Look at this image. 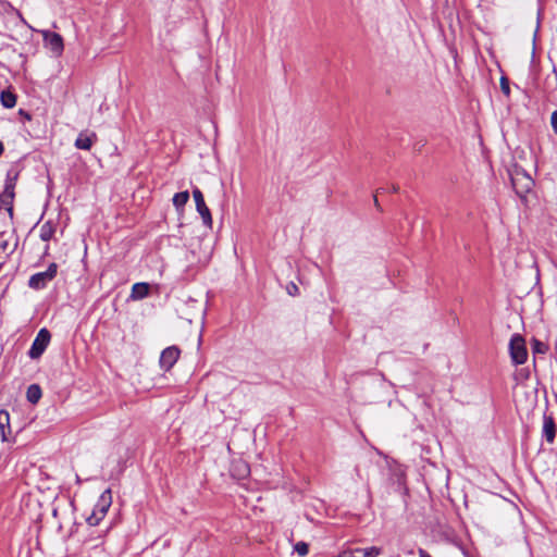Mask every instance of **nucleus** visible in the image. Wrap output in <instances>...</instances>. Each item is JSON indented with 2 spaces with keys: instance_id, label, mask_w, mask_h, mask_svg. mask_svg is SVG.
<instances>
[{
  "instance_id": "obj_1",
  "label": "nucleus",
  "mask_w": 557,
  "mask_h": 557,
  "mask_svg": "<svg viewBox=\"0 0 557 557\" xmlns=\"http://www.w3.org/2000/svg\"><path fill=\"white\" fill-rule=\"evenodd\" d=\"M111 504L112 493L110 488H107L104 492H102L91 513L87 517L86 522L88 523V525H98L106 517L109 508L111 507Z\"/></svg>"
},
{
  "instance_id": "obj_2",
  "label": "nucleus",
  "mask_w": 557,
  "mask_h": 557,
  "mask_svg": "<svg viewBox=\"0 0 557 557\" xmlns=\"http://www.w3.org/2000/svg\"><path fill=\"white\" fill-rule=\"evenodd\" d=\"M58 269L59 265L55 262H52L48 265L46 271L30 275L28 280V287L34 290L45 289L47 285L55 278Z\"/></svg>"
},
{
  "instance_id": "obj_3",
  "label": "nucleus",
  "mask_w": 557,
  "mask_h": 557,
  "mask_svg": "<svg viewBox=\"0 0 557 557\" xmlns=\"http://www.w3.org/2000/svg\"><path fill=\"white\" fill-rule=\"evenodd\" d=\"M17 178L18 176H7L3 190L0 193V205L7 210L10 219L14 216L13 202Z\"/></svg>"
},
{
  "instance_id": "obj_4",
  "label": "nucleus",
  "mask_w": 557,
  "mask_h": 557,
  "mask_svg": "<svg viewBox=\"0 0 557 557\" xmlns=\"http://www.w3.org/2000/svg\"><path fill=\"white\" fill-rule=\"evenodd\" d=\"M512 188L516 194L525 203L529 201V196H535V182L533 176H509Z\"/></svg>"
},
{
  "instance_id": "obj_5",
  "label": "nucleus",
  "mask_w": 557,
  "mask_h": 557,
  "mask_svg": "<svg viewBox=\"0 0 557 557\" xmlns=\"http://www.w3.org/2000/svg\"><path fill=\"white\" fill-rule=\"evenodd\" d=\"M509 352L513 364H523L528 359L525 341L520 334H513L509 342Z\"/></svg>"
},
{
  "instance_id": "obj_6",
  "label": "nucleus",
  "mask_w": 557,
  "mask_h": 557,
  "mask_svg": "<svg viewBox=\"0 0 557 557\" xmlns=\"http://www.w3.org/2000/svg\"><path fill=\"white\" fill-rule=\"evenodd\" d=\"M50 339V331L46 327L40 329L27 352L28 357L30 359H38L47 349Z\"/></svg>"
},
{
  "instance_id": "obj_7",
  "label": "nucleus",
  "mask_w": 557,
  "mask_h": 557,
  "mask_svg": "<svg viewBox=\"0 0 557 557\" xmlns=\"http://www.w3.org/2000/svg\"><path fill=\"white\" fill-rule=\"evenodd\" d=\"M17 170L15 174H20V172H37L39 174H42L47 171V168L45 163L42 162V159L38 154H27L23 157L18 164Z\"/></svg>"
},
{
  "instance_id": "obj_8",
  "label": "nucleus",
  "mask_w": 557,
  "mask_h": 557,
  "mask_svg": "<svg viewBox=\"0 0 557 557\" xmlns=\"http://www.w3.org/2000/svg\"><path fill=\"white\" fill-rule=\"evenodd\" d=\"M42 37L45 46L50 49L52 53H54L57 57L62 54L64 50V44L60 34L50 30H44Z\"/></svg>"
},
{
  "instance_id": "obj_9",
  "label": "nucleus",
  "mask_w": 557,
  "mask_h": 557,
  "mask_svg": "<svg viewBox=\"0 0 557 557\" xmlns=\"http://www.w3.org/2000/svg\"><path fill=\"white\" fill-rule=\"evenodd\" d=\"M193 195H194V199L196 202V209H197L198 213L201 215L203 224L207 226H211L212 225L211 212L205 202L202 193L200 191V189L195 188L193 190Z\"/></svg>"
},
{
  "instance_id": "obj_10",
  "label": "nucleus",
  "mask_w": 557,
  "mask_h": 557,
  "mask_svg": "<svg viewBox=\"0 0 557 557\" xmlns=\"http://www.w3.org/2000/svg\"><path fill=\"white\" fill-rule=\"evenodd\" d=\"M181 350L176 346H170L165 348L160 356V367L161 369L169 371L180 358Z\"/></svg>"
},
{
  "instance_id": "obj_11",
  "label": "nucleus",
  "mask_w": 557,
  "mask_h": 557,
  "mask_svg": "<svg viewBox=\"0 0 557 557\" xmlns=\"http://www.w3.org/2000/svg\"><path fill=\"white\" fill-rule=\"evenodd\" d=\"M230 473L236 480H244L250 474V467L240 458L234 459L230 466Z\"/></svg>"
},
{
  "instance_id": "obj_12",
  "label": "nucleus",
  "mask_w": 557,
  "mask_h": 557,
  "mask_svg": "<svg viewBox=\"0 0 557 557\" xmlns=\"http://www.w3.org/2000/svg\"><path fill=\"white\" fill-rule=\"evenodd\" d=\"M543 436L547 443L552 444L556 437V423L553 416L544 414L543 417Z\"/></svg>"
},
{
  "instance_id": "obj_13",
  "label": "nucleus",
  "mask_w": 557,
  "mask_h": 557,
  "mask_svg": "<svg viewBox=\"0 0 557 557\" xmlns=\"http://www.w3.org/2000/svg\"><path fill=\"white\" fill-rule=\"evenodd\" d=\"M0 434L2 442H8V435L11 434L10 414L7 410H0Z\"/></svg>"
},
{
  "instance_id": "obj_14",
  "label": "nucleus",
  "mask_w": 557,
  "mask_h": 557,
  "mask_svg": "<svg viewBox=\"0 0 557 557\" xmlns=\"http://www.w3.org/2000/svg\"><path fill=\"white\" fill-rule=\"evenodd\" d=\"M150 286L148 283H135L132 287L131 297L133 299H144L149 294Z\"/></svg>"
},
{
  "instance_id": "obj_15",
  "label": "nucleus",
  "mask_w": 557,
  "mask_h": 557,
  "mask_svg": "<svg viewBox=\"0 0 557 557\" xmlns=\"http://www.w3.org/2000/svg\"><path fill=\"white\" fill-rule=\"evenodd\" d=\"M16 95L9 88L0 94V102L7 109H12L16 104Z\"/></svg>"
},
{
  "instance_id": "obj_16",
  "label": "nucleus",
  "mask_w": 557,
  "mask_h": 557,
  "mask_svg": "<svg viewBox=\"0 0 557 557\" xmlns=\"http://www.w3.org/2000/svg\"><path fill=\"white\" fill-rule=\"evenodd\" d=\"M55 233V224L52 221H46L40 226L39 237L44 242H49Z\"/></svg>"
},
{
  "instance_id": "obj_17",
  "label": "nucleus",
  "mask_w": 557,
  "mask_h": 557,
  "mask_svg": "<svg viewBox=\"0 0 557 557\" xmlns=\"http://www.w3.org/2000/svg\"><path fill=\"white\" fill-rule=\"evenodd\" d=\"M41 396H42V392L38 384H32L27 387L26 398L30 404H33V405L37 404L39 401V399L41 398Z\"/></svg>"
},
{
  "instance_id": "obj_18",
  "label": "nucleus",
  "mask_w": 557,
  "mask_h": 557,
  "mask_svg": "<svg viewBox=\"0 0 557 557\" xmlns=\"http://www.w3.org/2000/svg\"><path fill=\"white\" fill-rule=\"evenodd\" d=\"M531 349L533 355H545L549 347L546 343L533 337L531 341Z\"/></svg>"
},
{
  "instance_id": "obj_19",
  "label": "nucleus",
  "mask_w": 557,
  "mask_h": 557,
  "mask_svg": "<svg viewBox=\"0 0 557 557\" xmlns=\"http://www.w3.org/2000/svg\"><path fill=\"white\" fill-rule=\"evenodd\" d=\"M92 138L85 134H79L75 140V146L82 150H89L92 146Z\"/></svg>"
},
{
  "instance_id": "obj_20",
  "label": "nucleus",
  "mask_w": 557,
  "mask_h": 557,
  "mask_svg": "<svg viewBox=\"0 0 557 557\" xmlns=\"http://www.w3.org/2000/svg\"><path fill=\"white\" fill-rule=\"evenodd\" d=\"M188 199H189V194L187 190H185V191L176 193L172 200H173V205L175 206V208L177 210H180L186 205Z\"/></svg>"
},
{
  "instance_id": "obj_21",
  "label": "nucleus",
  "mask_w": 557,
  "mask_h": 557,
  "mask_svg": "<svg viewBox=\"0 0 557 557\" xmlns=\"http://www.w3.org/2000/svg\"><path fill=\"white\" fill-rule=\"evenodd\" d=\"M352 552H354V554L355 553L362 554V557H377L379 555H381L382 549L376 546H371L368 548H356Z\"/></svg>"
},
{
  "instance_id": "obj_22",
  "label": "nucleus",
  "mask_w": 557,
  "mask_h": 557,
  "mask_svg": "<svg viewBox=\"0 0 557 557\" xmlns=\"http://www.w3.org/2000/svg\"><path fill=\"white\" fill-rule=\"evenodd\" d=\"M294 550L300 556H306L309 552V545L306 542H298L294 546Z\"/></svg>"
},
{
  "instance_id": "obj_23",
  "label": "nucleus",
  "mask_w": 557,
  "mask_h": 557,
  "mask_svg": "<svg viewBox=\"0 0 557 557\" xmlns=\"http://www.w3.org/2000/svg\"><path fill=\"white\" fill-rule=\"evenodd\" d=\"M500 90L506 97L510 95L509 79L506 76L500 77Z\"/></svg>"
},
{
  "instance_id": "obj_24",
  "label": "nucleus",
  "mask_w": 557,
  "mask_h": 557,
  "mask_svg": "<svg viewBox=\"0 0 557 557\" xmlns=\"http://www.w3.org/2000/svg\"><path fill=\"white\" fill-rule=\"evenodd\" d=\"M286 292L290 296H297L299 294V288L294 282H290L286 285Z\"/></svg>"
},
{
  "instance_id": "obj_25",
  "label": "nucleus",
  "mask_w": 557,
  "mask_h": 557,
  "mask_svg": "<svg viewBox=\"0 0 557 557\" xmlns=\"http://www.w3.org/2000/svg\"><path fill=\"white\" fill-rule=\"evenodd\" d=\"M550 124L554 132L557 134V110L552 113Z\"/></svg>"
},
{
  "instance_id": "obj_26",
  "label": "nucleus",
  "mask_w": 557,
  "mask_h": 557,
  "mask_svg": "<svg viewBox=\"0 0 557 557\" xmlns=\"http://www.w3.org/2000/svg\"><path fill=\"white\" fill-rule=\"evenodd\" d=\"M336 557H355L352 549H347L338 554Z\"/></svg>"
},
{
  "instance_id": "obj_27",
  "label": "nucleus",
  "mask_w": 557,
  "mask_h": 557,
  "mask_svg": "<svg viewBox=\"0 0 557 557\" xmlns=\"http://www.w3.org/2000/svg\"><path fill=\"white\" fill-rule=\"evenodd\" d=\"M301 499V493L299 491H296L293 496L290 497L292 503L298 502Z\"/></svg>"
},
{
  "instance_id": "obj_28",
  "label": "nucleus",
  "mask_w": 557,
  "mask_h": 557,
  "mask_svg": "<svg viewBox=\"0 0 557 557\" xmlns=\"http://www.w3.org/2000/svg\"><path fill=\"white\" fill-rule=\"evenodd\" d=\"M419 557H432L425 549L419 548L418 549Z\"/></svg>"
},
{
  "instance_id": "obj_29",
  "label": "nucleus",
  "mask_w": 557,
  "mask_h": 557,
  "mask_svg": "<svg viewBox=\"0 0 557 557\" xmlns=\"http://www.w3.org/2000/svg\"><path fill=\"white\" fill-rule=\"evenodd\" d=\"M18 113L23 115L25 119L30 120V114L24 111L23 109H21Z\"/></svg>"
},
{
  "instance_id": "obj_30",
  "label": "nucleus",
  "mask_w": 557,
  "mask_h": 557,
  "mask_svg": "<svg viewBox=\"0 0 557 557\" xmlns=\"http://www.w3.org/2000/svg\"><path fill=\"white\" fill-rule=\"evenodd\" d=\"M8 248V242L7 240H3L0 243V249H2L3 251L7 250Z\"/></svg>"
},
{
  "instance_id": "obj_31",
  "label": "nucleus",
  "mask_w": 557,
  "mask_h": 557,
  "mask_svg": "<svg viewBox=\"0 0 557 557\" xmlns=\"http://www.w3.org/2000/svg\"><path fill=\"white\" fill-rule=\"evenodd\" d=\"M51 186H52V180H51V176H48V182H47V188L48 190L51 189Z\"/></svg>"
},
{
  "instance_id": "obj_32",
  "label": "nucleus",
  "mask_w": 557,
  "mask_h": 557,
  "mask_svg": "<svg viewBox=\"0 0 557 557\" xmlns=\"http://www.w3.org/2000/svg\"><path fill=\"white\" fill-rule=\"evenodd\" d=\"M3 150H4L3 144H2V141H0V156L2 154Z\"/></svg>"
},
{
  "instance_id": "obj_33",
  "label": "nucleus",
  "mask_w": 557,
  "mask_h": 557,
  "mask_svg": "<svg viewBox=\"0 0 557 557\" xmlns=\"http://www.w3.org/2000/svg\"><path fill=\"white\" fill-rule=\"evenodd\" d=\"M48 250H49V246L47 245L46 249H45V255H48Z\"/></svg>"
}]
</instances>
